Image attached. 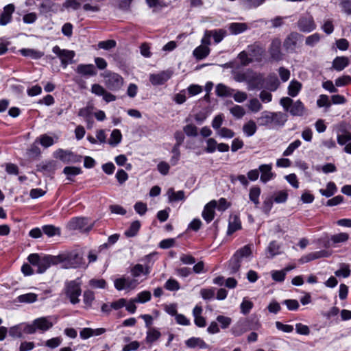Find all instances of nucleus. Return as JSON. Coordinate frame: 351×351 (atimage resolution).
Instances as JSON below:
<instances>
[{"mask_svg":"<svg viewBox=\"0 0 351 351\" xmlns=\"http://www.w3.org/2000/svg\"><path fill=\"white\" fill-rule=\"evenodd\" d=\"M287 121V115L282 112L263 111L257 118L261 127H282Z\"/></svg>","mask_w":351,"mask_h":351,"instance_id":"obj_1","label":"nucleus"},{"mask_svg":"<svg viewBox=\"0 0 351 351\" xmlns=\"http://www.w3.org/2000/svg\"><path fill=\"white\" fill-rule=\"evenodd\" d=\"M55 256H41L38 254H31L28 256L27 260L29 263L37 267V273L45 272L49 267L56 265Z\"/></svg>","mask_w":351,"mask_h":351,"instance_id":"obj_2","label":"nucleus"},{"mask_svg":"<svg viewBox=\"0 0 351 351\" xmlns=\"http://www.w3.org/2000/svg\"><path fill=\"white\" fill-rule=\"evenodd\" d=\"M56 256V265L63 263L64 267H77L82 265L83 258L82 254L74 250L64 252Z\"/></svg>","mask_w":351,"mask_h":351,"instance_id":"obj_3","label":"nucleus"},{"mask_svg":"<svg viewBox=\"0 0 351 351\" xmlns=\"http://www.w3.org/2000/svg\"><path fill=\"white\" fill-rule=\"evenodd\" d=\"M104 77L106 86L112 91L119 90L123 85V78L117 73L107 71Z\"/></svg>","mask_w":351,"mask_h":351,"instance_id":"obj_4","label":"nucleus"},{"mask_svg":"<svg viewBox=\"0 0 351 351\" xmlns=\"http://www.w3.org/2000/svg\"><path fill=\"white\" fill-rule=\"evenodd\" d=\"M64 292L71 304H76L80 302L79 296L82 293L80 282H77L76 280L66 282Z\"/></svg>","mask_w":351,"mask_h":351,"instance_id":"obj_5","label":"nucleus"},{"mask_svg":"<svg viewBox=\"0 0 351 351\" xmlns=\"http://www.w3.org/2000/svg\"><path fill=\"white\" fill-rule=\"evenodd\" d=\"M52 51L60 59L61 64L64 68L73 62L72 60L75 56L74 51L62 49L57 45L53 47Z\"/></svg>","mask_w":351,"mask_h":351,"instance_id":"obj_6","label":"nucleus"},{"mask_svg":"<svg viewBox=\"0 0 351 351\" xmlns=\"http://www.w3.org/2000/svg\"><path fill=\"white\" fill-rule=\"evenodd\" d=\"M281 40L278 38L271 40L268 49L269 59L271 61L279 62L283 59L284 54L281 51Z\"/></svg>","mask_w":351,"mask_h":351,"instance_id":"obj_7","label":"nucleus"},{"mask_svg":"<svg viewBox=\"0 0 351 351\" xmlns=\"http://www.w3.org/2000/svg\"><path fill=\"white\" fill-rule=\"evenodd\" d=\"M247 50L253 61L261 62L265 54V49L264 47L258 42H255L247 46Z\"/></svg>","mask_w":351,"mask_h":351,"instance_id":"obj_8","label":"nucleus"},{"mask_svg":"<svg viewBox=\"0 0 351 351\" xmlns=\"http://www.w3.org/2000/svg\"><path fill=\"white\" fill-rule=\"evenodd\" d=\"M297 25L298 29L304 33L311 32L316 29V24L311 15L301 16L297 23Z\"/></svg>","mask_w":351,"mask_h":351,"instance_id":"obj_9","label":"nucleus"},{"mask_svg":"<svg viewBox=\"0 0 351 351\" xmlns=\"http://www.w3.org/2000/svg\"><path fill=\"white\" fill-rule=\"evenodd\" d=\"M114 287L118 291L128 290L130 291L136 288L138 282L136 279H132L129 277H121L117 278L114 282Z\"/></svg>","mask_w":351,"mask_h":351,"instance_id":"obj_10","label":"nucleus"},{"mask_svg":"<svg viewBox=\"0 0 351 351\" xmlns=\"http://www.w3.org/2000/svg\"><path fill=\"white\" fill-rule=\"evenodd\" d=\"M302 35L296 32H292L286 37L284 40V47L286 51L289 52L295 51L298 42L302 39Z\"/></svg>","mask_w":351,"mask_h":351,"instance_id":"obj_11","label":"nucleus"},{"mask_svg":"<svg viewBox=\"0 0 351 351\" xmlns=\"http://www.w3.org/2000/svg\"><path fill=\"white\" fill-rule=\"evenodd\" d=\"M265 79L261 73L249 72L247 85L248 90L261 89L263 87Z\"/></svg>","mask_w":351,"mask_h":351,"instance_id":"obj_12","label":"nucleus"},{"mask_svg":"<svg viewBox=\"0 0 351 351\" xmlns=\"http://www.w3.org/2000/svg\"><path fill=\"white\" fill-rule=\"evenodd\" d=\"M56 157L64 162H77L80 161L81 156L74 154L70 151L58 149L56 152Z\"/></svg>","mask_w":351,"mask_h":351,"instance_id":"obj_13","label":"nucleus"},{"mask_svg":"<svg viewBox=\"0 0 351 351\" xmlns=\"http://www.w3.org/2000/svg\"><path fill=\"white\" fill-rule=\"evenodd\" d=\"M217 202L212 200L204 206L202 215L207 223H210L214 219L215 208L217 207Z\"/></svg>","mask_w":351,"mask_h":351,"instance_id":"obj_14","label":"nucleus"},{"mask_svg":"<svg viewBox=\"0 0 351 351\" xmlns=\"http://www.w3.org/2000/svg\"><path fill=\"white\" fill-rule=\"evenodd\" d=\"M330 255V254L325 250L314 252L302 256L299 262L303 264L320 258L328 257Z\"/></svg>","mask_w":351,"mask_h":351,"instance_id":"obj_15","label":"nucleus"},{"mask_svg":"<svg viewBox=\"0 0 351 351\" xmlns=\"http://www.w3.org/2000/svg\"><path fill=\"white\" fill-rule=\"evenodd\" d=\"M271 164H265L259 166L258 170L261 173V182H263V183H266L274 178L275 175L271 172Z\"/></svg>","mask_w":351,"mask_h":351,"instance_id":"obj_16","label":"nucleus"},{"mask_svg":"<svg viewBox=\"0 0 351 351\" xmlns=\"http://www.w3.org/2000/svg\"><path fill=\"white\" fill-rule=\"evenodd\" d=\"M171 77L169 71H162L158 74H152L149 80L153 85H161L166 82Z\"/></svg>","mask_w":351,"mask_h":351,"instance_id":"obj_17","label":"nucleus"},{"mask_svg":"<svg viewBox=\"0 0 351 351\" xmlns=\"http://www.w3.org/2000/svg\"><path fill=\"white\" fill-rule=\"evenodd\" d=\"M75 71L82 76H93L97 74L95 67L92 64L77 65Z\"/></svg>","mask_w":351,"mask_h":351,"instance_id":"obj_18","label":"nucleus"},{"mask_svg":"<svg viewBox=\"0 0 351 351\" xmlns=\"http://www.w3.org/2000/svg\"><path fill=\"white\" fill-rule=\"evenodd\" d=\"M247 322L244 319L238 321L231 328V333L234 337L241 336L243 333L247 332L249 328L247 327Z\"/></svg>","mask_w":351,"mask_h":351,"instance_id":"obj_19","label":"nucleus"},{"mask_svg":"<svg viewBox=\"0 0 351 351\" xmlns=\"http://www.w3.org/2000/svg\"><path fill=\"white\" fill-rule=\"evenodd\" d=\"M349 239V234L346 232H341L333 234L328 241V245L332 247H336L337 244L345 243Z\"/></svg>","mask_w":351,"mask_h":351,"instance_id":"obj_20","label":"nucleus"},{"mask_svg":"<svg viewBox=\"0 0 351 351\" xmlns=\"http://www.w3.org/2000/svg\"><path fill=\"white\" fill-rule=\"evenodd\" d=\"M15 10L14 4H8L3 8V11L1 13V25H5L9 23L12 20V14Z\"/></svg>","mask_w":351,"mask_h":351,"instance_id":"obj_21","label":"nucleus"},{"mask_svg":"<svg viewBox=\"0 0 351 351\" xmlns=\"http://www.w3.org/2000/svg\"><path fill=\"white\" fill-rule=\"evenodd\" d=\"M36 326V330H40L43 332L47 331L53 326V323L47 317H40L34 320Z\"/></svg>","mask_w":351,"mask_h":351,"instance_id":"obj_22","label":"nucleus"},{"mask_svg":"<svg viewBox=\"0 0 351 351\" xmlns=\"http://www.w3.org/2000/svg\"><path fill=\"white\" fill-rule=\"evenodd\" d=\"M185 343L189 348H199L202 349H206L208 348V346L205 343V341L199 337H191L187 339Z\"/></svg>","mask_w":351,"mask_h":351,"instance_id":"obj_23","label":"nucleus"},{"mask_svg":"<svg viewBox=\"0 0 351 351\" xmlns=\"http://www.w3.org/2000/svg\"><path fill=\"white\" fill-rule=\"evenodd\" d=\"M348 64L349 60L347 57L338 56L333 60L332 68L337 71H341L348 66Z\"/></svg>","mask_w":351,"mask_h":351,"instance_id":"obj_24","label":"nucleus"},{"mask_svg":"<svg viewBox=\"0 0 351 351\" xmlns=\"http://www.w3.org/2000/svg\"><path fill=\"white\" fill-rule=\"evenodd\" d=\"M241 228V223L237 215H231L229 218L228 234H231Z\"/></svg>","mask_w":351,"mask_h":351,"instance_id":"obj_25","label":"nucleus"},{"mask_svg":"<svg viewBox=\"0 0 351 351\" xmlns=\"http://www.w3.org/2000/svg\"><path fill=\"white\" fill-rule=\"evenodd\" d=\"M150 267L151 266L149 264H147L145 267L141 264H136L131 269L132 276L134 278H136L140 276L142 274L147 275L150 272Z\"/></svg>","mask_w":351,"mask_h":351,"instance_id":"obj_26","label":"nucleus"},{"mask_svg":"<svg viewBox=\"0 0 351 351\" xmlns=\"http://www.w3.org/2000/svg\"><path fill=\"white\" fill-rule=\"evenodd\" d=\"M305 108L302 102L297 100L291 105L289 112L293 116H302L304 113Z\"/></svg>","mask_w":351,"mask_h":351,"instance_id":"obj_27","label":"nucleus"},{"mask_svg":"<svg viewBox=\"0 0 351 351\" xmlns=\"http://www.w3.org/2000/svg\"><path fill=\"white\" fill-rule=\"evenodd\" d=\"M167 195L169 202H178L185 199V195L183 191L176 192L173 188L168 189Z\"/></svg>","mask_w":351,"mask_h":351,"instance_id":"obj_28","label":"nucleus"},{"mask_svg":"<svg viewBox=\"0 0 351 351\" xmlns=\"http://www.w3.org/2000/svg\"><path fill=\"white\" fill-rule=\"evenodd\" d=\"M247 29V25L245 23H231L228 25V29L232 34H241Z\"/></svg>","mask_w":351,"mask_h":351,"instance_id":"obj_29","label":"nucleus"},{"mask_svg":"<svg viewBox=\"0 0 351 351\" xmlns=\"http://www.w3.org/2000/svg\"><path fill=\"white\" fill-rule=\"evenodd\" d=\"M215 92L219 97H230L232 95L234 90L223 84H219L216 86Z\"/></svg>","mask_w":351,"mask_h":351,"instance_id":"obj_30","label":"nucleus"},{"mask_svg":"<svg viewBox=\"0 0 351 351\" xmlns=\"http://www.w3.org/2000/svg\"><path fill=\"white\" fill-rule=\"evenodd\" d=\"M210 52V49L208 46L200 45L195 49L193 51V56L198 60L205 58Z\"/></svg>","mask_w":351,"mask_h":351,"instance_id":"obj_31","label":"nucleus"},{"mask_svg":"<svg viewBox=\"0 0 351 351\" xmlns=\"http://www.w3.org/2000/svg\"><path fill=\"white\" fill-rule=\"evenodd\" d=\"M21 53L25 57H29L32 59H39L44 56V53L32 49H22Z\"/></svg>","mask_w":351,"mask_h":351,"instance_id":"obj_32","label":"nucleus"},{"mask_svg":"<svg viewBox=\"0 0 351 351\" xmlns=\"http://www.w3.org/2000/svg\"><path fill=\"white\" fill-rule=\"evenodd\" d=\"M256 130L257 126L253 120H250L243 125V131L247 136H253Z\"/></svg>","mask_w":351,"mask_h":351,"instance_id":"obj_33","label":"nucleus"},{"mask_svg":"<svg viewBox=\"0 0 351 351\" xmlns=\"http://www.w3.org/2000/svg\"><path fill=\"white\" fill-rule=\"evenodd\" d=\"M38 295L34 293H28L17 297L16 300L21 303H33L37 300Z\"/></svg>","mask_w":351,"mask_h":351,"instance_id":"obj_34","label":"nucleus"},{"mask_svg":"<svg viewBox=\"0 0 351 351\" xmlns=\"http://www.w3.org/2000/svg\"><path fill=\"white\" fill-rule=\"evenodd\" d=\"M88 223L86 218L79 217L73 219L70 222V226L73 230H82Z\"/></svg>","mask_w":351,"mask_h":351,"instance_id":"obj_35","label":"nucleus"},{"mask_svg":"<svg viewBox=\"0 0 351 351\" xmlns=\"http://www.w3.org/2000/svg\"><path fill=\"white\" fill-rule=\"evenodd\" d=\"M261 195V189L258 186L252 187L250 190L249 198L258 207L259 204V196Z\"/></svg>","mask_w":351,"mask_h":351,"instance_id":"obj_36","label":"nucleus"},{"mask_svg":"<svg viewBox=\"0 0 351 351\" xmlns=\"http://www.w3.org/2000/svg\"><path fill=\"white\" fill-rule=\"evenodd\" d=\"M302 88L300 82L296 80H292L288 86V94L291 97H295Z\"/></svg>","mask_w":351,"mask_h":351,"instance_id":"obj_37","label":"nucleus"},{"mask_svg":"<svg viewBox=\"0 0 351 351\" xmlns=\"http://www.w3.org/2000/svg\"><path fill=\"white\" fill-rule=\"evenodd\" d=\"M121 139H122V134H121L120 130L118 129H114L112 130V132L110 134V137L108 141V143L110 145L114 147V146H117L121 141Z\"/></svg>","mask_w":351,"mask_h":351,"instance_id":"obj_38","label":"nucleus"},{"mask_svg":"<svg viewBox=\"0 0 351 351\" xmlns=\"http://www.w3.org/2000/svg\"><path fill=\"white\" fill-rule=\"evenodd\" d=\"M337 186L332 182H330L327 184L326 189H320L319 193L326 197L332 196L337 192Z\"/></svg>","mask_w":351,"mask_h":351,"instance_id":"obj_39","label":"nucleus"},{"mask_svg":"<svg viewBox=\"0 0 351 351\" xmlns=\"http://www.w3.org/2000/svg\"><path fill=\"white\" fill-rule=\"evenodd\" d=\"M241 261L234 254L232 258L229 261V269L230 274H234L237 272L241 267Z\"/></svg>","mask_w":351,"mask_h":351,"instance_id":"obj_40","label":"nucleus"},{"mask_svg":"<svg viewBox=\"0 0 351 351\" xmlns=\"http://www.w3.org/2000/svg\"><path fill=\"white\" fill-rule=\"evenodd\" d=\"M247 108L252 112H258L262 110L263 106L257 98H252L249 100Z\"/></svg>","mask_w":351,"mask_h":351,"instance_id":"obj_41","label":"nucleus"},{"mask_svg":"<svg viewBox=\"0 0 351 351\" xmlns=\"http://www.w3.org/2000/svg\"><path fill=\"white\" fill-rule=\"evenodd\" d=\"M160 332L156 328H152L147 332L146 341L147 343H153L160 338Z\"/></svg>","mask_w":351,"mask_h":351,"instance_id":"obj_42","label":"nucleus"},{"mask_svg":"<svg viewBox=\"0 0 351 351\" xmlns=\"http://www.w3.org/2000/svg\"><path fill=\"white\" fill-rule=\"evenodd\" d=\"M211 36L213 37L215 43H220L227 35V32L223 29L210 30Z\"/></svg>","mask_w":351,"mask_h":351,"instance_id":"obj_43","label":"nucleus"},{"mask_svg":"<svg viewBox=\"0 0 351 351\" xmlns=\"http://www.w3.org/2000/svg\"><path fill=\"white\" fill-rule=\"evenodd\" d=\"M140 227H141V223L138 221H133L131 223L130 228L125 232V236L128 237H134L138 232Z\"/></svg>","mask_w":351,"mask_h":351,"instance_id":"obj_44","label":"nucleus"},{"mask_svg":"<svg viewBox=\"0 0 351 351\" xmlns=\"http://www.w3.org/2000/svg\"><path fill=\"white\" fill-rule=\"evenodd\" d=\"M253 306V302L247 300V298H244L240 305L241 313L245 315H247L250 312Z\"/></svg>","mask_w":351,"mask_h":351,"instance_id":"obj_45","label":"nucleus"},{"mask_svg":"<svg viewBox=\"0 0 351 351\" xmlns=\"http://www.w3.org/2000/svg\"><path fill=\"white\" fill-rule=\"evenodd\" d=\"M151 300V293L149 291H143L137 294L134 298V301L136 303H145Z\"/></svg>","mask_w":351,"mask_h":351,"instance_id":"obj_46","label":"nucleus"},{"mask_svg":"<svg viewBox=\"0 0 351 351\" xmlns=\"http://www.w3.org/2000/svg\"><path fill=\"white\" fill-rule=\"evenodd\" d=\"M63 173L68 176V180H72L71 176L80 174L82 173V170L80 167H65L63 169Z\"/></svg>","mask_w":351,"mask_h":351,"instance_id":"obj_47","label":"nucleus"},{"mask_svg":"<svg viewBox=\"0 0 351 351\" xmlns=\"http://www.w3.org/2000/svg\"><path fill=\"white\" fill-rule=\"evenodd\" d=\"M273 200L277 204L285 203L288 198V193L286 191H279L274 194Z\"/></svg>","mask_w":351,"mask_h":351,"instance_id":"obj_48","label":"nucleus"},{"mask_svg":"<svg viewBox=\"0 0 351 351\" xmlns=\"http://www.w3.org/2000/svg\"><path fill=\"white\" fill-rule=\"evenodd\" d=\"M43 232L49 237H53L55 235H60V230L59 228L55 227L52 225H47L43 227Z\"/></svg>","mask_w":351,"mask_h":351,"instance_id":"obj_49","label":"nucleus"},{"mask_svg":"<svg viewBox=\"0 0 351 351\" xmlns=\"http://www.w3.org/2000/svg\"><path fill=\"white\" fill-rule=\"evenodd\" d=\"M252 251L249 245H245L241 249L238 250L234 255L237 256L241 261L244 257H248L251 255Z\"/></svg>","mask_w":351,"mask_h":351,"instance_id":"obj_50","label":"nucleus"},{"mask_svg":"<svg viewBox=\"0 0 351 351\" xmlns=\"http://www.w3.org/2000/svg\"><path fill=\"white\" fill-rule=\"evenodd\" d=\"M320 35L318 33H315L306 38L305 44L309 47H314L320 40Z\"/></svg>","mask_w":351,"mask_h":351,"instance_id":"obj_51","label":"nucleus"},{"mask_svg":"<svg viewBox=\"0 0 351 351\" xmlns=\"http://www.w3.org/2000/svg\"><path fill=\"white\" fill-rule=\"evenodd\" d=\"M238 58L240 60L241 64L243 66L248 65L253 62V59L250 56L247 50L241 51L239 54Z\"/></svg>","mask_w":351,"mask_h":351,"instance_id":"obj_52","label":"nucleus"},{"mask_svg":"<svg viewBox=\"0 0 351 351\" xmlns=\"http://www.w3.org/2000/svg\"><path fill=\"white\" fill-rule=\"evenodd\" d=\"M230 112L234 117H235L237 119L242 118L245 114L244 108L239 105H236L231 108L230 109Z\"/></svg>","mask_w":351,"mask_h":351,"instance_id":"obj_53","label":"nucleus"},{"mask_svg":"<svg viewBox=\"0 0 351 351\" xmlns=\"http://www.w3.org/2000/svg\"><path fill=\"white\" fill-rule=\"evenodd\" d=\"M301 145V141L300 140H295L294 142L291 143L288 147L284 151L283 156H288L293 154V152L299 147Z\"/></svg>","mask_w":351,"mask_h":351,"instance_id":"obj_54","label":"nucleus"},{"mask_svg":"<svg viewBox=\"0 0 351 351\" xmlns=\"http://www.w3.org/2000/svg\"><path fill=\"white\" fill-rule=\"evenodd\" d=\"M89 285L94 289H104L106 286V282L104 279H91L88 282Z\"/></svg>","mask_w":351,"mask_h":351,"instance_id":"obj_55","label":"nucleus"},{"mask_svg":"<svg viewBox=\"0 0 351 351\" xmlns=\"http://www.w3.org/2000/svg\"><path fill=\"white\" fill-rule=\"evenodd\" d=\"M165 288L169 291H177L180 289V285L175 279L170 278L165 282Z\"/></svg>","mask_w":351,"mask_h":351,"instance_id":"obj_56","label":"nucleus"},{"mask_svg":"<svg viewBox=\"0 0 351 351\" xmlns=\"http://www.w3.org/2000/svg\"><path fill=\"white\" fill-rule=\"evenodd\" d=\"M279 86V81L276 75H271L268 77V88L271 90H276Z\"/></svg>","mask_w":351,"mask_h":351,"instance_id":"obj_57","label":"nucleus"},{"mask_svg":"<svg viewBox=\"0 0 351 351\" xmlns=\"http://www.w3.org/2000/svg\"><path fill=\"white\" fill-rule=\"evenodd\" d=\"M217 134L221 138H231L234 136V132L227 128H221L217 132Z\"/></svg>","mask_w":351,"mask_h":351,"instance_id":"obj_58","label":"nucleus"},{"mask_svg":"<svg viewBox=\"0 0 351 351\" xmlns=\"http://www.w3.org/2000/svg\"><path fill=\"white\" fill-rule=\"evenodd\" d=\"M265 0H243V6L247 9L256 8L261 5Z\"/></svg>","mask_w":351,"mask_h":351,"instance_id":"obj_59","label":"nucleus"},{"mask_svg":"<svg viewBox=\"0 0 351 351\" xmlns=\"http://www.w3.org/2000/svg\"><path fill=\"white\" fill-rule=\"evenodd\" d=\"M183 130L188 136H196L197 135V128L193 124L185 125Z\"/></svg>","mask_w":351,"mask_h":351,"instance_id":"obj_60","label":"nucleus"},{"mask_svg":"<svg viewBox=\"0 0 351 351\" xmlns=\"http://www.w3.org/2000/svg\"><path fill=\"white\" fill-rule=\"evenodd\" d=\"M235 101L238 103H242L245 101L247 98V95L245 92L234 90L232 95Z\"/></svg>","mask_w":351,"mask_h":351,"instance_id":"obj_61","label":"nucleus"},{"mask_svg":"<svg viewBox=\"0 0 351 351\" xmlns=\"http://www.w3.org/2000/svg\"><path fill=\"white\" fill-rule=\"evenodd\" d=\"M40 143L43 147H49L53 145L54 141L51 136L43 134L40 136Z\"/></svg>","mask_w":351,"mask_h":351,"instance_id":"obj_62","label":"nucleus"},{"mask_svg":"<svg viewBox=\"0 0 351 351\" xmlns=\"http://www.w3.org/2000/svg\"><path fill=\"white\" fill-rule=\"evenodd\" d=\"M295 330L298 334L302 335H308L310 334V329L308 326L298 323L295 324Z\"/></svg>","mask_w":351,"mask_h":351,"instance_id":"obj_63","label":"nucleus"},{"mask_svg":"<svg viewBox=\"0 0 351 351\" xmlns=\"http://www.w3.org/2000/svg\"><path fill=\"white\" fill-rule=\"evenodd\" d=\"M351 141V133L345 132L341 134L338 135L337 142L339 145H345Z\"/></svg>","mask_w":351,"mask_h":351,"instance_id":"obj_64","label":"nucleus"}]
</instances>
